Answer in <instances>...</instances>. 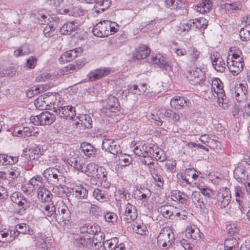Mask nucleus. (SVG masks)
<instances>
[{
	"mask_svg": "<svg viewBox=\"0 0 250 250\" xmlns=\"http://www.w3.org/2000/svg\"><path fill=\"white\" fill-rule=\"evenodd\" d=\"M111 4V0H98L95 2L93 10L97 14H99L108 9Z\"/></svg>",
	"mask_w": 250,
	"mask_h": 250,
	"instance_id": "obj_37",
	"label": "nucleus"
},
{
	"mask_svg": "<svg viewBox=\"0 0 250 250\" xmlns=\"http://www.w3.org/2000/svg\"><path fill=\"white\" fill-rule=\"evenodd\" d=\"M81 24L78 21H66L60 28V32L63 35H70L78 32L80 29Z\"/></svg>",
	"mask_w": 250,
	"mask_h": 250,
	"instance_id": "obj_12",
	"label": "nucleus"
},
{
	"mask_svg": "<svg viewBox=\"0 0 250 250\" xmlns=\"http://www.w3.org/2000/svg\"><path fill=\"white\" fill-rule=\"evenodd\" d=\"M229 52L227 59H232L234 60L244 61L242 58V53L238 48L236 47H231Z\"/></svg>",
	"mask_w": 250,
	"mask_h": 250,
	"instance_id": "obj_51",
	"label": "nucleus"
},
{
	"mask_svg": "<svg viewBox=\"0 0 250 250\" xmlns=\"http://www.w3.org/2000/svg\"><path fill=\"white\" fill-rule=\"evenodd\" d=\"M58 12L60 14H67L69 16L80 17L84 14V11L80 6H63L58 10Z\"/></svg>",
	"mask_w": 250,
	"mask_h": 250,
	"instance_id": "obj_15",
	"label": "nucleus"
},
{
	"mask_svg": "<svg viewBox=\"0 0 250 250\" xmlns=\"http://www.w3.org/2000/svg\"><path fill=\"white\" fill-rule=\"evenodd\" d=\"M149 62L150 63L157 65L159 67L164 69L167 73H168L172 70L170 64L167 61L166 58L160 54H153Z\"/></svg>",
	"mask_w": 250,
	"mask_h": 250,
	"instance_id": "obj_11",
	"label": "nucleus"
},
{
	"mask_svg": "<svg viewBox=\"0 0 250 250\" xmlns=\"http://www.w3.org/2000/svg\"><path fill=\"white\" fill-rule=\"evenodd\" d=\"M150 54V49L144 44L140 45L133 53V57L137 60L146 58Z\"/></svg>",
	"mask_w": 250,
	"mask_h": 250,
	"instance_id": "obj_36",
	"label": "nucleus"
},
{
	"mask_svg": "<svg viewBox=\"0 0 250 250\" xmlns=\"http://www.w3.org/2000/svg\"><path fill=\"white\" fill-rule=\"evenodd\" d=\"M77 118L79 119L78 125H81L84 128H91L92 127V121L91 117L88 114H81Z\"/></svg>",
	"mask_w": 250,
	"mask_h": 250,
	"instance_id": "obj_40",
	"label": "nucleus"
},
{
	"mask_svg": "<svg viewBox=\"0 0 250 250\" xmlns=\"http://www.w3.org/2000/svg\"><path fill=\"white\" fill-rule=\"evenodd\" d=\"M225 250H238V243L234 238L227 239L224 242Z\"/></svg>",
	"mask_w": 250,
	"mask_h": 250,
	"instance_id": "obj_53",
	"label": "nucleus"
},
{
	"mask_svg": "<svg viewBox=\"0 0 250 250\" xmlns=\"http://www.w3.org/2000/svg\"><path fill=\"white\" fill-rule=\"evenodd\" d=\"M191 199L193 203L197 208H200L201 210L206 208L207 200L203 198L199 192H193L191 195Z\"/></svg>",
	"mask_w": 250,
	"mask_h": 250,
	"instance_id": "obj_34",
	"label": "nucleus"
},
{
	"mask_svg": "<svg viewBox=\"0 0 250 250\" xmlns=\"http://www.w3.org/2000/svg\"><path fill=\"white\" fill-rule=\"evenodd\" d=\"M11 201L18 206L17 213L20 215L25 213L27 208L30 207V202L20 192H13L10 196Z\"/></svg>",
	"mask_w": 250,
	"mask_h": 250,
	"instance_id": "obj_5",
	"label": "nucleus"
},
{
	"mask_svg": "<svg viewBox=\"0 0 250 250\" xmlns=\"http://www.w3.org/2000/svg\"><path fill=\"white\" fill-rule=\"evenodd\" d=\"M40 209L46 218H50L51 221H56V208L53 203H48L41 205Z\"/></svg>",
	"mask_w": 250,
	"mask_h": 250,
	"instance_id": "obj_19",
	"label": "nucleus"
},
{
	"mask_svg": "<svg viewBox=\"0 0 250 250\" xmlns=\"http://www.w3.org/2000/svg\"><path fill=\"white\" fill-rule=\"evenodd\" d=\"M187 58L191 63L194 64L198 62L200 58V52L192 45L187 47Z\"/></svg>",
	"mask_w": 250,
	"mask_h": 250,
	"instance_id": "obj_29",
	"label": "nucleus"
},
{
	"mask_svg": "<svg viewBox=\"0 0 250 250\" xmlns=\"http://www.w3.org/2000/svg\"><path fill=\"white\" fill-rule=\"evenodd\" d=\"M175 209L173 206L166 204L158 208V211L164 217L169 218L175 213Z\"/></svg>",
	"mask_w": 250,
	"mask_h": 250,
	"instance_id": "obj_44",
	"label": "nucleus"
},
{
	"mask_svg": "<svg viewBox=\"0 0 250 250\" xmlns=\"http://www.w3.org/2000/svg\"><path fill=\"white\" fill-rule=\"evenodd\" d=\"M107 173L108 172L104 167L98 166L96 169V176L93 178L100 181L104 188H108L110 186V183L107 181Z\"/></svg>",
	"mask_w": 250,
	"mask_h": 250,
	"instance_id": "obj_22",
	"label": "nucleus"
},
{
	"mask_svg": "<svg viewBox=\"0 0 250 250\" xmlns=\"http://www.w3.org/2000/svg\"><path fill=\"white\" fill-rule=\"evenodd\" d=\"M200 172H197L194 169H187L184 174L182 176V179L188 184H191L197 180Z\"/></svg>",
	"mask_w": 250,
	"mask_h": 250,
	"instance_id": "obj_30",
	"label": "nucleus"
},
{
	"mask_svg": "<svg viewBox=\"0 0 250 250\" xmlns=\"http://www.w3.org/2000/svg\"><path fill=\"white\" fill-rule=\"evenodd\" d=\"M191 104L189 100L183 97L175 96L170 101V105L172 107L175 108H185Z\"/></svg>",
	"mask_w": 250,
	"mask_h": 250,
	"instance_id": "obj_23",
	"label": "nucleus"
},
{
	"mask_svg": "<svg viewBox=\"0 0 250 250\" xmlns=\"http://www.w3.org/2000/svg\"><path fill=\"white\" fill-rule=\"evenodd\" d=\"M227 62L228 69L234 75L239 74L244 66V61L234 60L232 59H227Z\"/></svg>",
	"mask_w": 250,
	"mask_h": 250,
	"instance_id": "obj_21",
	"label": "nucleus"
},
{
	"mask_svg": "<svg viewBox=\"0 0 250 250\" xmlns=\"http://www.w3.org/2000/svg\"><path fill=\"white\" fill-rule=\"evenodd\" d=\"M109 21L104 20L97 23L93 27L92 32L94 35L100 38L107 37L110 35V31L108 30Z\"/></svg>",
	"mask_w": 250,
	"mask_h": 250,
	"instance_id": "obj_10",
	"label": "nucleus"
},
{
	"mask_svg": "<svg viewBox=\"0 0 250 250\" xmlns=\"http://www.w3.org/2000/svg\"><path fill=\"white\" fill-rule=\"evenodd\" d=\"M191 21L193 22L191 24L193 28H195L202 30L205 29L208 25L207 21L203 18L196 19Z\"/></svg>",
	"mask_w": 250,
	"mask_h": 250,
	"instance_id": "obj_52",
	"label": "nucleus"
},
{
	"mask_svg": "<svg viewBox=\"0 0 250 250\" xmlns=\"http://www.w3.org/2000/svg\"><path fill=\"white\" fill-rule=\"evenodd\" d=\"M197 187L202 194L208 198H211L214 194V191L207 186L199 184Z\"/></svg>",
	"mask_w": 250,
	"mask_h": 250,
	"instance_id": "obj_57",
	"label": "nucleus"
},
{
	"mask_svg": "<svg viewBox=\"0 0 250 250\" xmlns=\"http://www.w3.org/2000/svg\"><path fill=\"white\" fill-rule=\"evenodd\" d=\"M138 200L145 201L150 195V191L148 188H141L136 193Z\"/></svg>",
	"mask_w": 250,
	"mask_h": 250,
	"instance_id": "obj_62",
	"label": "nucleus"
},
{
	"mask_svg": "<svg viewBox=\"0 0 250 250\" xmlns=\"http://www.w3.org/2000/svg\"><path fill=\"white\" fill-rule=\"evenodd\" d=\"M98 167V166L95 163H90L86 166H85L83 167V169L82 172L85 173L88 176L94 178L96 176L95 173Z\"/></svg>",
	"mask_w": 250,
	"mask_h": 250,
	"instance_id": "obj_50",
	"label": "nucleus"
},
{
	"mask_svg": "<svg viewBox=\"0 0 250 250\" xmlns=\"http://www.w3.org/2000/svg\"><path fill=\"white\" fill-rule=\"evenodd\" d=\"M104 218L105 221L110 224L111 225H115L117 223L118 216L114 212H106L104 215Z\"/></svg>",
	"mask_w": 250,
	"mask_h": 250,
	"instance_id": "obj_61",
	"label": "nucleus"
},
{
	"mask_svg": "<svg viewBox=\"0 0 250 250\" xmlns=\"http://www.w3.org/2000/svg\"><path fill=\"white\" fill-rule=\"evenodd\" d=\"M37 194L38 198L42 202L50 201L52 196V194L45 186L38 189Z\"/></svg>",
	"mask_w": 250,
	"mask_h": 250,
	"instance_id": "obj_35",
	"label": "nucleus"
},
{
	"mask_svg": "<svg viewBox=\"0 0 250 250\" xmlns=\"http://www.w3.org/2000/svg\"><path fill=\"white\" fill-rule=\"evenodd\" d=\"M153 169L149 172L152 177L153 183L160 189H163L164 185V171L161 166Z\"/></svg>",
	"mask_w": 250,
	"mask_h": 250,
	"instance_id": "obj_14",
	"label": "nucleus"
},
{
	"mask_svg": "<svg viewBox=\"0 0 250 250\" xmlns=\"http://www.w3.org/2000/svg\"><path fill=\"white\" fill-rule=\"evenodd\" d=\"M73 238L74 244L83 250H91L97 245V242H94L90 236L84 233L74 234Z\"/></svg>",
	"mask_w": 250,
	"mask_h": 250,
	"instance_id": "obj_3",
	"label": "nucleus"
},
{
	"mask_svg": "<svg viewBox=\"0 0 250 250\" xmlns=\"http://www.w3.org/2000/svg\"><path fill=\"white\" fill-rule=\"evenodd\" d=\"M158 247L164 250H167L174 243L173 232L167 228L161 229L157 238Z\"/></svg>",
	"mask_w": 250,
	"mask_h": 250,
	"instance_id": "obj_4",
	"label": "nucleus"
},
{
	"mask_svg": "<svg viewBox=\"0 0 250 250\" xmlns=\"http://www.w3.org/2000/svg\"><path fill=\"white\" fill-rule=\"evenodd\" d=\"M79 156L76 155L74 151H65L62 154V159L66 164L72 167L73 164Z\"/></svg>",
	"mask_w": 250,
	"mask_h": 250,
	"instance_id": "obj_43",
	"label": "nucleus"
},
{
	"mask_svg": "<svg viewBox=\"0 0 250 250\" xmlns=\"http://www.w3.org/2000/svg\"><path fill=\"white\" fill-rule=\"evenodd\" d=\"M89 186L86 184L75 185L72 188V194L78 199H86L88 196Z\"/></svg>",
	"mask_w": 250,
	"mask_h": 250,
	"instance_id": "obj_18",
	"label": "nucleus"
},
{
	"mask_svg": "<svg viewBox=\"0 0 250 250\" xmlns=\"http://www.w3.org/2000/svg\"><path fill=\"white\" fill-rule=\"evenodd\" d=\"M80 149L84 155L89 158L95 157L97 151L93 145L86 142L81 144Z\"/></svg>",
	"mask_w": 250,
	"mask_h": 250,
	"instance_id": "obj_33",
	"label": "nucleus"
},
{
	"mask_svg": "<svg viewBox=\"0 0 250 250\" xmlns=\"http://www.w3.org/2000/svg\"><path fill=\"white\" fill-rule=\"evenodd\" d=\"M188 198V195L183 192L175 190L172 193L171 199L173 201H178L182 204H186Z\"/></svg>",
	"mask_w": 250,
	"mask_h": 250,
	"instance_id": "obj_46",
	"label": "nucleus"
},
{
	"mask_svg": "<svg viewBox=\"0 0 250 250\" xmlns=\"http://www.w3.org/2000/svg\"><path fill=\"white\" fill-rule=\"evenodd\" d=\"M165 3L166 6L171 9L178 10L186 7L184 0H166Z\"/></svg>",
	"mask_w": 250,
	"mask_h": 250,
	"instance_id": "obj_38",
	"label": "nucleus"
},
{
	"mask_svg": "<svg viewBox=\"0 0 250 250\" xmlns=\"http://www.w3.org/2000/svg\"><path fill=\"white\" fill-rule=\"evenodd\" d=\"M211 91L214 97L220 94L223 96V93L225 92L223 89V83L218 78H214L212 80L211 84Z\"/></svg>",
	"mask_w": 250,
	"mask_h": 250,
	"instance_id": "obj_28",
	"label": "nucleus"
},
{
	"mask_svg": "<svg viewBox=\"0 0 250 250\" xmlns=\"http://www.w3.org/2000/svg\"><path fill=\"white\" fill-rule=\"evenodd\" d=\"M234 191L235 200L238 204V208L240 210L241 212L243 213L244 211L243 199L245 193L243 192L242 188L239 186L234 187Z\"/></svg>",
	"mask_w": 250,
	"mask_h": 250,
	"instance_id": "obj_31",
	"label": "nucleus"
},
{
	"mask_svg": "<svg viewBox=\"0 0 250 250\" xmlns=\"http://www.w3.org/2000/svg\"><path fill=\"white\" fill-rule=\"evenodd\" d=\"M44 102L60 118L72 119L76 115L75 107L66 105L58 94L46 98Z\"/></svg>",
	"mask_w": 250,
	"mask_h": 250,
	"instance_id": "obj_1",
	"label": "nucleus"
},
{
	"mask_svg": "<svg viewBox=\"0 0 250 250\" xmlns=\"http://www.w3.org/2000/svg\"><path fill=\"white\" fill-rule=\"evenodd\" d=\"M28 150L33 160L38 159L43 153L40 147L35 144L31 146Z\"/></svg>",
	"mask_w": 250,
	"mask_h": 250,
	"instance_id": "obj_49",
	"label": "nucleus"
},
{
	"mask_svg": "<svg viewBox=\"0 0 250 250\" xmlns=\"http://www.w3.org/2000/svg\"><path fill=\"white\" fill-rule=\"evenodd\" d=\"M19 157L17 156H12L6 154H0V163L3 166L12 165L17 163Z\"/></svg>",
	"mask_w": 250,
	"mask_h": 250,
	"instance_id": "obj_42",
	"label": "nucleus"
},
{
	"mask_svg": "<svg viewBox=\"0 0 250 250\" xmlns=\"http://www.w3.org/2000/svg\"><path fill=\"white\" fill-rule=\"evenodd\" d=\"M81 53V49L80 48L69 50L64 52L61 56L59 61L61 63H64L72 61L78 56Z\"/></svg>",
	"mask_w": 250,
	"mask_h": 250,
	"instance_id": "obj_24",
	"label": "nucleus"
},
{
	"mask_svg": "<svg viewBox=\"0 0 250 250\" xmlns=\"http://www.w3.org/2000/svg\"><path fill=\"white\" fill-rule=\"evenodd\" d=\"M110 72L109 68H98L89 73L88 77L90 81H95L107 75Z\"/></svg>",
	"mask_w": 250,
	"mask_h": 250,
	"instance_id": "obj_26",
	"label": "nucleus"
},
{
	"mask_svg": "<svg viewBox=\"0 0 250 250\" xmlns=\"http://www.w3.org/2000/svg\"><path fill=\"white\" fill-rule=\"evenodd\" d=\"M92 193V196L95 199L101 203L107 201L108 199L109 194L106 190L96 188L93 190Z\"/></svg>",
	"mask_w": 250,
	"mask_h": 250,
	"instance_id": "obj_39",
	"label": "nucleus"
},
{
	"mask_svg": "<svg viewBox=\"0 0 250 250\" xmlns=\"http://www.w3.org/2000/svg\"><path fill=\"white\" fill-rule=\"evenodd\" d=\"M143 158L141 160L142 162L146 166H147L149 172L154 169V168H157L160 166L157 162H155L153 158L154 156L152 155L148 156H143Z\"/></svg>",
	"mask_w": 250,
	"mask_h": 250,
	"instance_id": "obj_41",
	"label": "nucleus"
},
{
	"mask_svg": "<svg viewBox=\"0 0 250 250\" xmlns=\"http://www.w3.org/2000/svg\"><path fill=\"white\" fill-rule=\"evenodd\" d=\"M118 242V238L114 237L109 240L104 241L103 243V245L105 250H112L117 245Z\"/></svg>",
	"mask_w": 250,
	"mask_h": 250,
	"instance_id": "obj_60",
	"label": "nucleus"
},
{
	"mask_svg": "<svg viewBox=\"0 0 250 250\" xmlns=\"http://www.w3.org/2000/svg\"><path fill=\"white\" fill-rule=\"evenodd\" d=\"M15 228L18 229L20 234L32 235L34 233V229L25 223L18 224L15 226Z\"/></svg>",
	"mask_w": 250,
	"mask_h": 250,
	"instance_id": "obj_47",
	"label": "nucleus"
},
{
	"mask_svg": "<svg viewBox=\"0 0 250 250\" xmlns=\"http://www.w3.org/2000/svg\"><path fill=\"white\" fill-rule=\"evenodd\" d=\"M56 120V115L48 111H43L40 114L30 117V122L35 125H45L52 124Z\"/></svg>",
	"mask_w": 250,
	"mask_h": 250,
	"instance_id": "obj_6",
	"label": "nucleus"
},
{
	"mask_svg": "<svg viewBox=\"0 0 250 250\" xmlns=\"http://www.w3.org/2000/svg\"><path fill=\"white\" fill-rule=\"evenodd\" d=\"M59 206V214L57 213L56 221L60 224L62 222H63L65 225L69 224L71 220V213L68 208L63 202H61Z\"/></svg>",
	"mask_w": 250,
	"mask_h": 250,
	"instance_id": "obj_8",
	"label": "nucleus"
},
{
	"mask_svg": "<svg viewBox=\"0 0 250 250\" xmlns=\"http://www.w3.org/2000/svg\"><path fill=\"white\" fill-rule=\"evenodd\" d=\"M193 22H191V20H189L187 22H181L179 25L178 26L177 31L179 34H185L188 33L190 30L191 29L192 25Z\"/></svg>",
	"mask_w": 250,
	"mask_h": 250,
	"instance_id": "obj_58",
	"label": "nucleus"
},
{
	"mask_svg": "<svg viewBox=\"0 0 250 250\" xmlns=\"http://www.w3.org/2000/svg\"><path fill=\"white\" fill-rule=\"evenodd\" d=\"M230 201L231 200L229 199L228 197L223 198L220 196L218 194L217 196V201L215 203V205L217 208L222 209L227 207L229 205Z\"/></svg>",
	"mask_w": 250,
	"mask_h": 250,
	"instance_id": "obj_59",
	"label": "nucleus"
},
{
	"mask_svg": "<svg viewBox=\"0 0 250 250\" xmlns=\"http://www.w3.org/2000/svg\"><path fill=\"white\" fill-rule=\"evenodd\" d=\"M29 181L31 183V185L35 188V190L37 188L39 189L40 187H43L45 186L43 178L40 175H35L33 176L30 179Z\"/></svg>",
	"mask_w": 250,
	"mask_h": 250,
	"instance_id": "obj_55",
	"label": "nucleus"
},
{
	"mask_svg": "<svg viewBox=\"0 0 250 250\" xmlns=\"http://www.w3.org/2000/svg\"><path fill=\"white\" fill-rule=\"evenodd\" d=\"M42 175L49 184L57 187H62L65 183V177L59 170L55 167L46 168L42 172Z\"/></svg>",
	"mask_w": 250,
	"mask_h": 250,
	"instance_id": "obj_2",
	"label": "nucleus"
},
{
	"mask_svg": "<svg viewBox=\"0 0 250 250\" xmlns=\"http://www.w3.org/2000/svg\"><path fill=\"white\" fill-rule=\"evenodd\" d=\"M101 230L100 227L97 224H86L80 228V232L95 236Z\"/></svg>",
	"mask_w": 250,
	"mask_h": 250,
	"instance_id": "obj_32",
	"label": "nucleus"
},
{
	"mask_svg": "<svg viewBox=\"0 0 250 250\" xmlns=\"http://www.w3.org/2000/svg\"><path fill=\"white\" fill-rule=\"evenodd\" d=\"M233 177L238 182L244 183L248 178V173L246 166L240 163L233 170Z\"/></svg>",
	"mask_w": 250,
	"mask_h": 250,
	"instance_id": "obj_17",
	"label": "nucleus"
},
{
	"mask_svg": "<svg viewBox=\"0 0 250 250\" xmlns=\"http://www.w3.org/2000/svg\"><path fill=\"white\" fill-rule=\"evenodd\" d=\"M103 106L107 110L116 112L119 109L120 104L116 97L110 96L104 102Z\"/></svg>",
	"mask_w": 250,
	"mask_h": 250,
	"instance_id": "obj_25",
	"label": "nucleus"
},
{
	"mask_svg": "<svg viewBox=\"0 0 250 250\" xmlns=\"http://www.w3.org/2000/svg\"><path fill=\"white\" fill-rule=\"evenodd\" d=\"M133 228L137 234L141 235L146 234L147 231L146 227L141 220H137L133 224Z\"/></svg>",
	"mask_w": 250,
	"mask_h": 250,
	"instance_id": "obj_54",
	"label": "nucleus"
},
{
	"mask_svg": "<svg viewBox=\"0 0 250 250\" xmlns=\"http://www.w3.org/2000/svg\"><path fill=\"white\" fill-rule=\"evenodd\" d=\"M36 245L41 250H48L51 248L52 241L44 234H40L36 237Z\"/></svg>",
	"mask_w": 250,
	"mask_h": 250,
	"instance_id": "obj_20",
	"label": "nucleus"
},
{
	"mask_svg": "<svg viewBox=\"0 0 250 250\" xmlns=\"http://www.w3.org/2000/svg\"><path fill=\"white\" fill-rule=\"evenodd\" d=\"M205 73L200 68L195 67L190 69L187 73V78L193 85L200 84L205 79Z\"/></svg>",
	"mask_w": 250,
	"mask_h": 250,
	"instance_id": "obj_7",
	"label": "nucleus"
},
{
	"mask_svg": "<svg viewBox=\"0 0 250 250\" xmlns=\"http://www.w3.org/2000/svg\"><path fill=\"white\" fill-rule=\"evenodd\" d=\"M223 96H222L220 94L217 95L216 97L218 98L217 102L219 105L223 109H226L229 107V104L228 102V100L226 98L225 92L223 93Z\"/></svg>",
	"mask_w": 250,
	"mask_h": 250,
	"instance_id": "obj_63",
	"label": "nucleus"
},
{
	"mask_svg": "<svg viewBox=\"0 0 250 250\" xmlns=\"http://www.w3.org/2000/svg\"><path fill=\"white\" fill-rule=\"evenodd\" d=\"M212 6V3L210 0H202L196 6V10L201 13L208 12Z\"/></svg>",
	"mask_w": 250,
	"mask_h": 250,
	"instance_id": "obj_45",
	"label": "nucleus"
},
{
	"mask_svg": "<svg viewBox=\"0 0 250 250\" xmlns=\"http://www.w3.org/2000/svg\"><path fill=\"white\" fill-rule=\"evenodd\" d=\"M30 49L26 45L22 46L19 47L17 49L14 51V55L16 57L24 56L30 53Z\"/></svg>",
	"mask_w": 250,
	"mask_h": 250,
	"instance_id": "obj_64",
	"label": "nucleus"
},
{
	"mask_svg": "<svg viewBox=\"0 0 250 250\" xmlns=\"http://www.w3.org/2000/svg\"><path fill=\"white\" fill-rule=\"evenodd\" d=\"M102 147L103 150L114 155H117L121 152L120 145L118 142L110 139H104L103 141Z\"/></svg>",
	"mask_w": 250,
	"mask_h": 250,
	"instance_id": "obj_13",
	"label": "nucleus"
},
{
	"mask_svg": "<svg viewBox=\"0 0 250 250\" xmlns=\"http://www.w3.org/2000/svg\"><path fill=\"white\" fill-rule=\"evenodd\" d=\"M242 7V2L239 0L230 3H227L225 4L226 9L231 12L239 10L241 9Z\"/></svg>",
	"mask_w": 250,
	"mask_h": 250,
	"instance_id": "obj_56",
	"label": "nucleus"
},
{
	"mask_svg": "<svg viewBox=\"0 0 250 250\" xmlns=\"http://www.w3.org/2000/svg\"><path fill=\"white\" fill-rule=\"evenodd\" d=\"M150 146H152L151 150V154L154 156V158L156 161L163 162L167 160V156L165 151L158 147V146L154 144H150Z\"/></svg>",
	"mask_w": 250,
	"mask_h": 250,
	"instance_id": "obj_27",
	"label": "nucleus"
},
{
	"mask_svg": "<svg viewBox=\"0 0 250 250\" xmlns=\"http://www.w3.org/2000/svg\"><path fill=\"white\" fill-rule=\"evenodd\" d=\"M136 207L131 203H127L125 206V211L123 214V219L127 223H131L137 217Z\"/></svg>",
	"mask_w": 250,
	"mask_h": 250,
	"instance_id": "obj_16",
	"label": "nucleus"
},
{
	"mask_svg": "<svg viewBox=\"0 0 250 250\" xmlns=\"http://www.w3.org/2000/svg\"><path fill=\"white\" fill-rule=\"evenodd\" d=\"M161 113L165 118L173 123L178 122L180 118L179 114L171 109L164 110V112L161 111Z\"/></svg>",
	"mask_w": 250,
	"mask_h": 250,
	"instance_id": "obj_48",
	"label": "nucleus"
},
{
	"mask_svg": "<svg viewBox=\"0 0 250 250\" xmlns=\"http://www.w3.org/2000/svg\"><path fill=\"white\" fill-rule=\"evenodd\" d=\"M131 147L133 149L134 154L140 157L148 156L152 154V146H150V144L147 145L145 143L143 144L140 142L133 141L131 142Z\"/></svg>",
	"mask_w": 250,
	"mask_h": 250,
	"instance_id": "obj_9",
	"label": "nucleus"
}]
</instances>
